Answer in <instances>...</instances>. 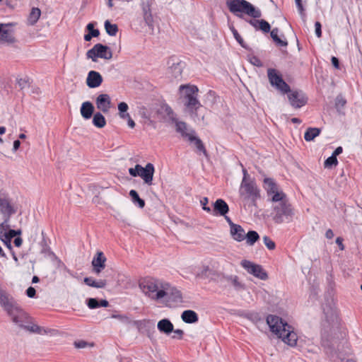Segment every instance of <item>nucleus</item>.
<instances>
[{
  "instance_id": "nucleus-1",
  "label": "nucleus",
  "mask_w": 362,
  "mask_h": 362,
  "mask_svg": "<svg viewBox=\"0 0 362 362\" xmlns=\"http://www.w3.org/2000/svg\"><path fill=\"white\" fill-rule=\"evenodd\" d=\"M0 305L11 317L12 322L19 327L31 333H46L43 327L32 323L29 316L16 301L3 291H0Z\"/></svg>"
},
{
  "instance_id": "nucleus-2",
  "label": "nucleus",
  "mask_w": 362,
  "mask_h": 362,
  "mask_svg": "<svg viewBox=\"0 0 362 362\" xmlns=\"http://www.w3.org/2000/svg\"><path fill=\"white\" fill-rule=\"evenodd\" d=\"M267 324L269 325L270 330L276 334L279 338L291 346H294L297 344V334L293 331V328L289 325L282 318L274 315H269L266 319Z\"/></svg>"
},
{
  "instance_id": "nucleus-3",
  "label": "nucleus",
  "mask_w": 362,
  "mask_h": 362,
  "mask_svg": "<svg viewBox=\"0 0 362 362\" xmlns=\"http://www.w3.org/2000/svg\"><path fill=\"white\" fill-rule=\"evenodd\" d=\"M271 216L274 223L280 224L292 221L294 209L286 194H277L273 197Z\"/></svg>"
},
{
  "instance_id": "nucleus-4",
  "label": "nucleus",
  "mask_w": 362,
  "mask_h": 362,
  "mask_svg": "<svg viewBox=\"0 0 362 362\" xmlns=\"http://www.w3.org/2000/svg\"><path fill=\"white\" fill-rule=\"evenodd\" d=\"M243 178L239 189L240 199L244 207L257 206V201L260 198L259 189L255 180L248 177L245 169L243 170Z\"/></svg>"
},
{
  "instance_id": "nucleus-5",
  "label": "nucleus",
  "mask_w": 362,
  "mask_h": 362,
  "mask_svg": "<svg viewBox=\"0 0 362 362\" xmlns=\"http://www.w3.org/2000/svg\"><path fill=\"white\" fill-rule=\"evenodd\" d=\"M181 96L184 98L186 111L192 117L197 116V111L202 107L197 98L198 88L192 85H181L180 86Z\"/></svg>"
},
{
  "instance_id": "nucleus-6",
  "label": "nucleus",
  "mask_w": 362,
  "mask_h": 362,
  "mask_svg": "<svg viewBox=\"0 0 362 362\" xmlns=\"http://www.w3.org/2000/svg\"><path fill=\"white\" fill-rule=\"evenodd\" d=\"M165 282L153 278H146L139 283V287L143 293L154 300H160L164 298Z\"/></svg>"
},
{
  "instance_id": "nucleus-7",
  "label": "nucleus",
  "mask_w": 362,
  "mask_h": 362,
  "mask_svg": "<svg viewBox=\"0 0 362 362\" xmlns=\"http://www.w3.org/2000/svg\"><path fill=\"white\" fill-rule=\"evenodd\" d=\"M226 6L231 13L236 14L238 17L242 16L237 14L239 12L247 14L254 18H258L262 15L259 10L256 9L252 4L246 0H227Z\"/></svg>"
},
{
  "instance_id": "nucleus-8",
  "label": "nucleus",
  "mask_w": 362,
  "mask_h": 362,
  "mask_svg": "<svg viewBox=\"0 0 362 362\" xmlns=\"http://www.w3.org/2000/svg\"><path fill=\"white\" fill-rule=\"evenodd\" d=\"M128 171L129 175L132 177H141L145 184L148 185H151L153 184L155 168L152 163H148L145 167H142L141 165L136 164L134 168H129Z\"/></svg>"
},
{
  "instance_id": "nucleus-9",
  "label": "nucleus",
  "mask_w": 362,
  "mask_h": 362,
  "mask_svg": "<svg viewBox=\"0 0 362 362\" xmlns=\"http://www.w3.org/2000/svg\"><path fill=\"white\" fill-rule=\"evenodd\" d=\"M267 76L272 86L274 87L280 93L284 95L290 91L289 85L283 79L281 74L275 69H267Z\"/></svg>"
},
{
  "instance_id": "nucleus-10",
  "label": "nucleus",
  "mask_w": 362,
  "mask_h": 362,
  "mask_svg": "<svg viewBox=\"0 0 362 362\" xmlns=\"http://www.w3.org/2000/svg\"><path fill=\"white\" fill-rule=\"evenodd\" d=\"M17 206L9 194L0 190V214L2 216H12L17 212Z\"/></svg>"
},
{
  "instance_id": "nucleus-11",
  "label": "nucleus",
  "mask_w": 362,
  "mask_h": 362,
  "mask_svg": "<svg viewBox=\"0 0 362 362\" xmlns=\"http://www.w3.org/2000/svg\"><path fill=\"white\" fill-rule=\"evenodd\" d=\"M86 57L91 59L93 62H98V58L110 59L112 57V52L110 47L100 43L95 44L93 48L86 52Z\"/></svg>"
},
{
  "instance_id": "nucleus-12",
  "label": "nucleus",
  "mask_w": 362,
  "mask_h": 362,
  "mask_svg": "<svg viewBox=\"0 0 362 362\" xmlns=\"http://www.w3.org/2000/svg\"><path fill=\"white\" fill-rule=\"evenodd\" d=\"M163 290L164 298L167 306H172L182 301L181 292L176 288L171 286L168 283L165 282Z\"/></svg>"
},
{
  "instance_id": "nucleus-13",
  "label": "nucleus",
  "mask_w": 362,
  "mask_h": 362,
  "mask_svg": "<svg viewBox=\"0 0 362 362\" xmlns=\"http://www.w3.org/2000/svg\"><path fill=\"white\" fill-rule=\"evenodd\" d=\"M322 310L325 315L326 321L330 325V332H335L336 330L339 329L340 326V320L337 310L331 305H322Z\"/></svg>"
},
{
  "instance_id": "nucleus-14",
  "label": "nucleus",
  "mask_w": 362,
  "mask_h": 362,
  "mask_svg": "<svg viewBox=\"0 0 362 362\" xmlns=\"http://www.w3.org/2000/svg\"><path fill=\"white\" fill-rule=\"evenodd\" d=\"M290 105L294 108H300L308 102V98L302 90H291L286 92Z\"/></svg>"
},
{
  "instance_id": "nucleus-15",
  "label": "nucleus",
  "mask_w": 362,
  "mask_h": 362,
  "mask_svg": "<svg viewBox=\"0 0 362 362\" xmlns=\"http://www.w3.org/2000/svg\"><path fill=\"white\" fill-rule=\"evenodd\" d=\"M240 264L249 274L261 280L267 279L268 275L261 265L254 264L248 260H243Z\"/></svg>"
},
{
  "instance_id": "nucleus-16",
  "label": "nucleus",
  "mask_w": 362,
  "mask_h": 362,
  "mask_svg": "<svg viewBox=\"0 0 362 362\" xmlns=\"http://www.w3.org/2000/svg\"><path fill=\"white\" fill-rule=\"evenodd\" d=\"M264 187L267 192L269 199L272 202L273 197L277 194H285L283 191L279 189L277 184L272 178H264Z\"/></svg>"
},
{
  "instance_id": "nucleus-17",
  "label": "nucleus",
  "mask_w": 362,
  "mask_h": 362,
  "mask_svg": "<svg viewBox=\"0 0 362 362\" xmlns=\"http://www.w3.org/2000/svg\"><path fill=\"white\" fill-rule=\"evenodd\" d=\"M106 257L103 252H98L92 260L93 271L98 274L105 267Z\"/></svg>"
},
{
  "instance_id": "nucleus-18",
  "label": "nucleus",
  "mask_w": 362,
  "mask_h": 362,
  "mask_svg": "<svg viewBox=\"0 0 362 362\" xmlns=\"http://www.w3.org/2000/svg\"><path fill=\"white\" fill-rule=\"evenodd\" d=\"M97 108L104 113L109 112L111 107V100L107 94H100L95 100Z\"/></svg>"
},
{
  "instance_id": "nucleus-19",
  "label": "nucleus",
  "mask_w": 362,
  "mask_h": 362,
  "mask_svg": "<svg viewBox=\"0 0 362 362\" xmlns=\"http://www.w3.org/2000/svg\"><path fill=\"white\" fill-rule=\"evenodd\" d=\"M213 205L214 209L211 213L214 216H225L229 211L228 204L222 199H218Z\"/></svg>"
},
{
  "instance_id": "nucleus-20",
  "label": "nucleus",
  "mask_w": 362,
  "mask_h": 362,
  "mask_svg": "<svg viewBox=\"0 0 362 362\" xmlns=\"http://www.w3.org/2000/svg\"><path fill=\"white\" fill-rule=\"evenodd\" d=\"M103 82V77L100 74L95 71H90L86 78V84L90 88L100 86Z\"/></svg>"
},
{
  "instance_id": "nucleus-21",
  "label": "nucleus",
  "mask_w": 362,
  "mask_h": 362,
  "mask_svg": "<svg viewBox=\"0 0 362 362\" xmlns=\"http://www.w3.org/2000/svg\"><path fill=\"white\" fill-rule=\"evenodd\" d=\"M0 40L9 43L14 42L8 24H0Z\"/></svg>"
},
{
  "instance_id": "nucleus-22",
  "label": "nucleus",
  "mask_w": 362,
  "mask_h": 362,
  "mask_svg": "<svg viewBox=\"0 0 362 362\" xmlns=\"http://www.w3.org/2000/svg\"><path fill=\"white\" fill-rule=\"evenodd\" d=\"M143 18L146 24L150 27H153V18L151 14V6L148 3H142L141 4Z\"/></svg>"
},
{
  "instance_id": "nucleus-23",
  "label": "nucleus",
  "mask_w": 362,
  "mask_h": 362,
  "mask_svg": "<svg viewBox=\"0 0 362 362\" xmlns=\"http://www.w3.org/2000/svg\"><path fill=\"white\" fill-rule=\"evenodd\" d=\"M158 329L165 334H169L173 331V325L170 320L165 318L158 321L157 324Z\"/></svg>"
},
{
  "instance_id": "nucleus-24",
  "label": "nucleus",
  "mask_w": 362,
  "mask_h": 362,
  "mask_svg": "<svg viewBox=\"0 0 362 362\" xmlns=\"http://www.w3.org/2000/svg\"><path fill=\"white\" fill-rule=\"evenodd\" d=\"M230 235L232 238L238 242H241L245 238V233L243 227L235 224L230 228Z\"/></svg>"
},
{
  "instance_id": "nucleus-25",
  "label": "nucleus",
  "mask_w": 362,
  "mask_h": 362,
  "mask_svg": "<svg viewBox=\"0 0 362 362\" xmlns=\"http://www.w3.org/2000/svg\"><path fill=\"white\" fill-rule=\"evenodd\" d=\"M173 122L175 124L177 132L180 133L182 137L187 138L189 139V136L194 135V130H191L192 133L187 132V125L185 122L177 121V119Z\"/></svg>"
},
{
  "instance_id": "nucleus-26",
  "label": "nucleus",
  "mask_w": 362,
  "mask_h": 362,
  "mask_svg": "<svg viewBox=\"0 0 362 362\" xmlns=\"http://www.w3.org/2000/svg\"><path fill=\"white\" fill-rule=\"evenodd\" d=\"M182 320L188 324L195 323L199 320L197 314L192 310H187L182 312L181 315Z\"/></svg>"
},
{
  "instance_id": "nucleus-27",
  "label": "nucleus",
  "mask_w": 362,
  "mask_h": 362,
  "mask_svg": "<svg viewBox=\"0 0 362 362\" xmlns=\"http://www.w3.org/2000/svg\"><path fill=\"white\" fill-rule=\"evenodd\" d=\"M93 111L94 106L90 102L87 101L82 103L81 114L84 119H90L93 115Z\"/></svg>"
},
{
  "instance_id": "nucleus-28",
  "label": "nucleus",
  "mask_w": 362,
  "mask_h": 362,
  "mask_svg": "<svg viewBox=\"0 0 362 362\" xmlns=\"http://www.w3.org/2000/svg\"><path fill=\"white\" fill-rule=\"evenodd\" d=\"M321 129L316 127H309L307 129L304 134V139L306 141H311L315 137L320 135Z\"/></svg>"
},
{
  "instance_id": "nucleus-29",
  "label": "nucleus",
  "mask_w": 362,
  "mask_h": 362,
  "mask_svg": "<svg viewBox=\"0 0 362 362\" xmlns=\"http://www.w3.org/2000/svg\"><path fill=\"white\" fill-rule=\"evenodd\" d=\"M83 281L86 285L97 288H103L106 286L105 280H99L97 281L92 277H85Z\"/></svg>"
},
{
  "instance_id": "nucleus-30",
  "label": "nucleus",
  "mask_w": 362,
  "mask_h": 362,
  "mask_svg": "<svg viewBox=\"0 0 362 362\" xmlns=\"http://www.w3.org/2000/svg\"><path fill=\"white\" fill-rule=\"evenodd\" d=\"M189 141L194 144V146H196L198 151L202 152L205 156H207V152L204 147V145L199 138L193 135L189 136Z\"/></svg>"
},
{
  "instance_id": "nucleus-31",
  "label": "nucleus",
  "mask_w": 362,
  "mask_h": 362,
  "mask_svg": "<svg viewBox=\"0 0 362 362\" xmlns=\"http://www.w3.org/2000/svg\"><path fill=\"white\" fill-rule=\"evenodd\" d=\"M279 29L275 28L271 31V37L274 40V42L276 44V45L279 47H286L288 45V42L286 40H281L279 35Z\"/></svg>"
},
{
  "instance_id": "nucleus-32",
  "label": "nucleus",
  "mask_w": 362,
  "mask_h": 362,
  "mask_svg": "<svg viewBox=\"0 0 362 362\" xmlns=\"http://www.w3.org/2000/svg\"><path fill=\"white\" fill-rule=\"evenodd\" d=\"M40 15L41 11L38 8H33L28 18L29 24L31 25H35L40 18Z\"/></svg>"
},
{
  "instance_id": "nucleus-33",
  "label": "nucleus",
  "mask_w": 362,
  "mask_h": 362,
  "mask_svg": "<svg viewBox=\"0 0 362 362\" xmlns=\"http://www.w3.org/2000/svg\"><path fill=\"white\" fill-rule=\"evenodd\" d=\"M93 124L98 128H103L106 124L105 117L100 112H96L93 115Z\"/></svg>"
},
{
  "instance_id": "nucleus-34",
  "label": "nucleus",
  "mask_w": 362,
  "mask_h": 362,
  "mask_svg": "<svg viewBox=\"0 0 362 362\" xmlns=\"http://www.w3.org/2000/svg\"><path fill=\"white\" fill-rule=\"evenodd\" d=\"M129 196L132 198L134 204H137L138 206L141 209L144 208L145 206V202L144 199H141L139 196L137 192L134 189H132L129 192Z\"/></svg>"
},
{
  "instance_id": "nucleus-35",
  "label": "nucleus",
  "mask_w": 362,
  "mask_h": 362,
  "mask_svg": "<svg viewBox=\"0 0 362 362\" xmlns=\"http://www.w3.org/2000/svg\"><path fill=\"white\" fill-rule=\"evenodd\" d=\"M246 242L249 245H253L259 239V235L255 230H250L245 234Z\"/></svg>"
},
{
  "instance_id": "nucleus-36",
  "label": "nucleus",
  "mask_w": 362,
  "mask_h": 362,
  "mask_svg": "<svg viewBox=\"0 0 362 362\" xmlns=\"http://www.w3.org/2000/svg\"><path fill=\"white\" fill-rule=\"evenodd\" d=\"M105 29L106 33L110 36H115L118 32V27L116 24H112L108 20L105 22Z\"/></svg>"
},
{
  "instance_id": "nucleus-37",
  "label": "nucleus",
  "mask_w": 362,
  "mask_h": 362,
  "mask_svg": "<svg viewBox=\"0 0 362 362\" xmlns=\"http://www.w3.org/2000/svg\"><path fill=\"white\" fill-rule=\"evenodd\" d=\"M4 221L0 224V235H4V233H7L10 228L9 221L11 216H2Z\"/></svg>"
},
{
  "instance_id": "nucleus-38",
  "label": "nucleus",
  "mask_w": 362,
  "mask_h": 362,
  "mask_svg": "<svg viewBox=\"0 0 362 362\" xmlns=\"http://www.w3.org/2000/svg\"><path fill=\"white\" fill-rule=\"evenodd\" d=\"M118 110L119 111V116L121 118L126 119L127 117H129V113L126 112L128 110V105L124 102H121L118 104Z\"/></svg>"
},
{
  "instance_id": "nucleus-39",
  "label": "nucleus",
  "mask_w": 362,
  "mask_h": 362,
  "mask_svg": "<svg viewBox=\"0 0 362 362\" xmlns=\"http://www.w3.org/2000/svg\"><path fill=\"white\" fill-rule=\"evenodd\" d=\"M111 317L118 320L121 323L124 325H129L131 323L130 318L126 315L114 313L111 315Z\"/></svg>"
},
{
  "instance_id": "nucleus-40",
  "label": "nucleus",
  "mask_w": 362,
  "mask_h": 362,
  "mask_svg": "<svg viewBox=\"0 0 362 362\" xmlns=\"http://www.w3.org/2000/svg\"><path fill=\"white\" fill-rule=\"evenodd\" d=\"M246 317L248 320H251L254 323H257L263 320L259 313L256 312L249 313L246 315Z\"/></svg>"
},
{
  "instance_id": "nucleus-41",
  "label": "nucleus",
  "mask_w": 362,
  "mask_h": 362,
  "mask_svg": "<svg viewBox=\"0 0 362 362\" xmlns=\"http://www.w3.org/2000/svg\"><path fill=\"white\" fill-rule=\"evenodd\" d=\"M235 39L237 40V42L244 48L247 49V46L244 42L243 39L241 37L237 30L233 27L230 28Z\"/></svg>"
},
{
  "instance_id": "nucleus-42",
  "label": "nucleus",
  "mask_w": 362,
  "mask_h": 362,
  "mask_svg": "<svg viewBox=\"0 0 362 362\" xmlns=\"http://www.w3.org/2000/svg\"><path fill=\"white\" fill-rule=\"evenodd\" d=\"M228 280L230 281L236 290H241L244 288V285L238 281V277L237 276H230L228 278Z\"/></svg>"
},
{
  "instance_id": "nucleus-43",
  "label": "nucleus",
  "mask_w": 362,
  "mask_h": 362,
  "mask_svg": "<svg viewBox=\"0 0 362 362\" xmlns=\"http://www.w3.org/2000/svg\"><path fill=\"white\" fill-rule=\"evenodd\" d=\"M86 304L90 309H95L100 307L98 298H89L86 300Z\"/></svg>"
},
{
  "instance_id": "nucleus-44",
  "label": "nucleus",
  "mask_w": 362,
  "mask_h": 362,
  "mask_svg": "<svg viewBox=\"0 0 362 362\" xmlns=\"http://www.w3.org/2000/svg\"><path fill=\"white\" fill-rule=\"evenodd\" d=\"M338 163L337 158L334 156H331L327 158L325 161V168H332L333 165H337Z\"/></svg>"
},
{
  "instance_id": "nucleus-45",
  "label": "nucleus",
  "mask_w": 362,
  "mask_h": 362,
  "mask_svg": "<svg viewBox=\"0 0 362 362\" xmlns=\"http://www.w3.org/2000/svg\"><path fill=\"white\" fill-rule=\"evenodd\" d=\"M86 30L88 31L89 33H90L92 36H93V37H97L100 35L99 30L94 28L93 23H88L86 26Z\"/></svg>"
},
{
  "instance_id": "nucleus-46",
  "label": "nucleus",
  "mask_w": 362,
  "mask_h": 362,
  "mask_svg": "<svg viewBox=\"0 0 362 362\" xmlns=\"http://www.w3.org/2000/svg\"><path fill=\"white\" fill-rule=\"evenodd\" d=\"M259 29L264 33H269L271 29L269 23L265 20H259Z\"/></svg>"
},
{
  "instance_id": "nucleus-47",
  "label": "nucleus",
  "mask_w": 362,
  "mask_h": 362,
  "mask_svg": "<svg viewBox=\"0 0 362 362\" xmlns=\"http://www.w3.org/2000/svg\"><path fill=\"white\" fill-rule=\"evenodd\" d=\"M163 109L166 115L169 117V119L173 122L177 119L175 114L170 106L165 105L163 107Z\"/></svg>"
},
{
  "instance_id": "nucleus-48",
  "label": "nucleus",
  "mask_w": 362,
  "mask_h": 362,
  "mask_svg": "<svg viewBox=\"0 0 362 362\" xmlns=\"http://www.w3.org/2000/svg\"><path fill=\"white\" fill-rule=\"evenodd\" d=\"M1 240L4 243V245L12 251V245H11V238H10L5 233L4 235H0Z\"/></svg>"
},
{
  "instance_id": "nucleus-49",
  "label": "nucleus",
  "mask_w": 362,
  "mask_h": 362,
  "mask_svg": "<svg viewBox=\"0 0 362 362\" xmlns=\"http://www.w3.org/2000/svg\"><path fill=\"white\" fill-rule=\"evenodd\" d=\"M263 242L269 250H274L276 247L275 243L268 236L263 237Z\"/></svg>"
},
{
  "instance_id": "nucleus-50",
  "label": "nucleus",
  "mask_w": 362,
  "mask_h": 362,
  "mask_svg": "<svg viewBox=\"0 0 362 362\" xmlns=\"http://www.w3.org/2000/svg\"><path fill=\"white\" fill-rule=\"evenodd\" d=\"M17 83L21 90H23L26 87L29 86V78L25 77L23 78H18Z\"/></svg>"
},
{
  "instance_id": "nucleus-51",
  "label": "nucleus",
  "mask_w": 362,
  "mask_h": 362,
  "mask_svg": "<svg viewBox=\"0 0 362 362\" xmlns=\"http://www.w3.org/2000/svg\"><path fill=\"white\" fill-rule=\"evenodd\" d=\"M74 346L77 349H83L86 346H89L90 347L93 346V344H88L87 341L83 340L76 341H74Z\"/></svg>"
},
{
  "instance_id": "nucleus-52",
  "label": "nucleus",
  "mask_w": 362,
  "mask_h": 362,
  "mask_svg": "<svg viewBox=\"0 0 362 362\" xmlns=\"http://www.w3.org/2000/svg\"><path fill=\"white\" fill-rule=\"evenodd\" d=\"M296 6L298 8V12L301 17L303 18L305 17V10L302 4V0H295Z\"/></svg>"
},
{
  "instance_id": "nucleus-53",
  "label": "nucleus",
  "mask_w": 362,
  "mask_h": 362,
  "mask_svg": "<svg viewBox=\"0 0 362 362\" xmlns=\"http://www.w3.org/2000/svg\"><path fill=\"white\" fill-rule=\"evenodd\" d=\"M170 69L174 71V76L175 78H177L181 75L182 69L179 63H177V64H173V66H172Z\"/></svg>"
},
{
  "instance_id": "nucleus-54",
  "label": "nucleus",
  "mask_w": 362,
  "mask_h": 362,
  "mask_svg": "<svg viewBox=\"0 0 362 362\" xmlns=\"http://www.w3.org/2000/svg\"><path fill=\"white\" fill-rule=\"evenodd\" d=\"M208 202L209 199L207 197H204L200 200V204L202 206L203 210L206 211L208 213H211V209L209 206H207Z\"/></svg>"
},
{
  "instance_id": "nucleus-55",
  "label": "nucleus",
  "mask_w": 362,
  "mask_h": 362,
  "mask_svg": "<svg viewBox=\"0 0 362 362\" xmlns=\"http://www.w3.org/2000/svg\"><path fill=\"white\" fill-rule=\"evenodd\" d=\"M6 235H8L10 238H13L17 235H20L21 234V230H13L9 229L7 233H4Z\"/></svg>"
},
{
  "instance_id": "nucleus-56",
  "label": "nucleus",
  "mask_w": 362,
  "mask_h": 362,
  "mask_svg": "<svg viewBox=\"0 0 362 362\" xmlns=\"http://www.w3.org/2000/svg\"><path fill=\"white\" fill-rule=\"evenodd\" d=\"M315 34L317 37H320L322 36V25L321 23L318 21L315 23Z\"/></svg>"
},
{
  "instance_id": "nucleus-57",
  "label": "nucleus",
  "mask_w": 362,
  "mask_h": 362,
  "mask_svg": "<svg viewBox=\"0 0 362 362\" xmlns=\"http://www.w3.org/2000/svg\"><path fill=\"white\" fill-rule=\"evenodd\" d=\"M35 294H36V291H35V288L34 287L30 286L26 290V295L29 298H34L35 296Z\"/></svg>"
},
{
  "instance_id": "nucleus-58",
  "label": "nucleus",
  "mask_w": 362,
  "mask_h": 362,
  "mask_svg": "<svg viewBox=\"0 0 362 362\" xmlns=\"http://www.w3.org/2000/svg\"><path fill=\"white\" fill-rule=\"evenodd\" d=\"M173 332L175 334L173 336V338H174V339L177 338V339H179L182 338V336L184 334V332L182 329H175V330L173 329Z\"/></svg>"
},
{
  "instance_id": "nucleus-59",
  "label": "nucleus",
  "mask_w": 362,
  "mask_h": 362,
  "mask_svg": "<svg viewBox=\"0 0 362 362\" xmlns=\"http://www.w3.org/2000/svg\"><path fill=\"white\" fill-rule=\"evenodd\" d=\"M335 242L338 245L340 250H344V245L343 244V238H341V237L337 238Z\"/></svg>"
},
{
  "instance_id": "nucleus-60",
  "label": "nucleus",
  "mask_w": 362,
  "mask_h": 362,
  "mask_svg": "<svg viewBox=\"0 0 362 362\" xmlns=\"http://www.w3.org/2000/svg\"><path fill=\"white\" fill-rule=\"evenodd\" d=\"M331 62L334 68H336V69L339 68V61L337 57H332Z\"/></svg>"
},
{
  "instance_id": "nucleus-61",
  "label": "nucleus",
  "mask_w": 362,
  "mask_h": 362,
  "mask_svg": "<svg viewBox=\"0 0 362 362\" xmlns=\"http://www.w3.org/2000/svg\"><path fill=\"white\" fill-rule=\"evenodd\" d=\"M247 22L256 29H259V20L250 19Z\"/></svg>"
},
{
  "instance_id": "nucleus-62",
  "label": "nucleus",
  "mask_w": 362,
  "mask_h": 362,
  "mask_svg": "<svg viewBox=\"0 0 362 362\" xmlns=\"http://www.w3.org/2000/svg\"><path fill=\"white\" fill-rule=\"evenodd\" d=\"M346 100L341 98V97H337V101H336V105L338 106V105H341V106H344V105L346 104Z\"/></svg>"
},
{
  "instance_id": "nucleus-63",
  "label": "nucleus",
  "mask_w": 362,
  "mask_h": 362,
  "mask_svg": "<svg viewBox=\"0 0 362 362\" xmlns=\"http://www.w3.org/2000/svg\"><path fill=\"white\" fill-rule=\"evenodd\" d=\"M13 243H14V245H15V246H16V247H21V245H22L23 240H22V238H20V237H16V238L14 239Z\"/></svg>"
},
{
  "instance_id": "nucleus-64",
  "label": "nucleus",
  "mask_w": 362,
  "mask_h": 362,
  "mask_svg": "<svg viewBox=\"0 0 362 362\" xmlns=\"http://www.w3.org/2000/svg\"><path fill=\"white\" fill-rule=\"evenodd\" d=\"M251 62L257 66H262V63L260 62V60L257 57H253L252 59V61Z\"/></svg>"
}]
</instances>
